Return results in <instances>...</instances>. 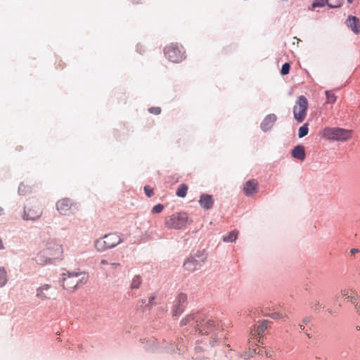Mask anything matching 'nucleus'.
Returning a JSON list of instances; mask_svg holds the SVG:
<instances>
[{
	"label": "nucleus",
	"mask_w": 360,
	"mask_h": 360,
	"mask_svg": "<svg viewBox=\"0 0 360 360\" xmlns=\"http://www.w3.org/2000/svg\"><path fill=\"white\" fill-rule=\"evenodd\" d=\"M62 245L53 239L42 242L40 251L36 255L34 260L37 264L44 266L51 264L63 256Z\"/></svg>",
	"instance_id": "1"
},
{
	"label": "nucleus",
	"mask_w": 360,
	"mask_h": 360,
	"mask_svg": "<svg viewBox=\"0 0 360 360\" xmlns=\"http://www.w3.org/2000/svg\"><path fill=\"white\" fill-rule=\"evenodd\" d=\"M319 135L325 139L330 141H345L352 136V130L340 127H325Z\"/></svg>",
	"instance_id": "2"
},
{
	"label": "nucleus",
	"mask_w": 360,
	"mask_h": 360,
	"mask_svg": "<svg viewBox=\"0 0 360 360\" xmlns=\"http://www.w3.org/2000/svg\"><path fill=\"white\" fill-rule=\"evenodd\" d=\"M88 276L82 272H68L63 274V287L65 290L72 291L81 285L84 284Z\"/></svg>",
	"instance_id": "3"
},
{
	"label": "nucleus",
	"mask_w": 360,
	"mask_h": 360,
	"mask_svg": "<svg viewBox=\"0 0 360 360\" xmlns=\"http://www.w3.org/2000/svg\"><path fill=\"white\" fill-rule=\"evenodd\" d=\"M190 222L191 220L186 212H176L165 219V225L168 229H180Z\"/></svg>",
	"instance_id": "4"
},
{
	"label": "nucleus",
	"mask_w": 360,
	"mask_h": 360,
	"mask_svg": "<svg viewBox=\"0 0 360 360\" xmlns=\"http://www.w3.org/2000/svg\"><path fill=\"white\" fill-rule=\"evenodd\" d=\"M122 242L121 236L117 233H109L105 235L95 242V248L99 252H103L108 249L112 248Z\"/></svg>",
	"instance_id": "5"
},
{
	"label": "nucleus",
	"mask_w": 360,
	"mask_h": 360,
	"mask_svg": "<svg viewBox=\"0 0 360 360\" xmlns=\"http://www.w3.org/2000/svg\"><path fill=\"white\" fill-rule=\"evenodd\" d=\"M165 56L173 63H180L185 58V51L181 45L170 44L164 50Z\"/></svg>",
	"instance_id": "6"
},
{
	"label": "nucleus",
	"mask_w": 360,
	"mask_h": 360,
	"mask_svg": "<svg viewBox=\"0 0 360 360\" xmlns=\"http://www.w3.org/2000/svg\"><path fill=\"white\" fill-rule=\"evenodd\" d=\"M307 108L308 101L307 98L304 96H300L293 108L294 117L298 122H302L304 120L307 116Z\"/></svg>",
	"instance_id": "7"
},
{
	"label": "nucleus",
	"mask_w": 360,
	"mask_h": 360,
	"mask_svg": "<svg viewBox=\"0 0 360 360\" xmlns=\"http://www.w3.org/2000/svg\"><path fill=\"white\" fill-rule=\"evenodd\" d=\"M42 212V207L37 202H29L25 207L23 219L25 220H36L41 216Z\"/></svg>",
	"instance_id": "8"
},
{
	"label": "nucleus",
	"mask_w": 360,
	"mask_h": 360,
	"mask_svg": "<svg viewBox=\"0 0 360 360\" xmlns=\"http://www.w3.org/2000/svg\"><path fill=\"white\" fill-rule=\"evenodd\" d=\"M56 209L60 214L67 215L71 213L72 210H77V207L71 199L65 198L58 200Z\"/></svg>",
	"instance_id": "9"
},
{
	"label": "nucleus",
	"mask_w": 360,
	"mask_h": 360,
	"mask_svg": "<svg viewBox=\"0 0 360 360\" xmlns=\"http://www.w3.org/2000/svg\"><path fill=\"white\" fill-rule=\"evenodd\" d=\"M187 300L186 294L180 293L175 299L172 309L174 316H179L184 310Z\"/></svg>",
	"instance_id": "10"
},
{
	"label": "nucleus",
	"mask_w": 360,
	"mask_h": 360,
	"mask_svg": "<svg viewBox=\"0 0 360 360\" xmlns=\"http://www.w3.org/2000/svg\"><path fill=\"white\" fill-rule=\"evenodd\" d=\"M218 330V326L216 324L215 321L212 320H208L206 321V323L201 326L200 328H199L200 333L202 334H210L211 333H213L212 336L214 341L216 342L217 339V335L216 331Z\"/></svg>",
	"instance_id": "11"
},
{
	"label": "nucleus",
	"mask_w": 360,
	"mask_h": 360,
	"mask_svg": "<svg viewBox=\"0 0 360 360\" xmlns=\"http://www.w3.org/2000/svg\"><path fill=\"white\" fill-rule=\"evenodd\" d=\"M268 323V321L264 320L257 326L256 329L251 332L252 337L258 342H260L264 333L267 329Z\"/></svg>",
	"instance_id": "12"
},
{
	"label": "nucleus",
	"mask_w": 360,
	"mask_h": 360,
	"mask_svg": "<svg viewBox=\"0 0 360 360\" xmlns=\"http://www.w3.org/2000/svg\"><path fill=\"white\" fill-rule=\"evenodd\" d=\"M258 182L255 179L248 181L243 186V191L248 196H251L257 193Z\"/></svg>",
	"instance_id": "13"
},
{
	"label": "nucleus",
	"mask_w": 360,
	"mask_h": 360,
	"mask_svg": "<svg viewBox=\"0 0 360 360\" xmlns=\"http://www.w3.org/2000/svg\"><path fill=\"white\" fill-rule=\"evenodd\" d=\"M51 287L49 284L43 285L37 289L36 296L42 301L50 299L51 295Z\"/></svg>",
	"instance_id": "14"
},
{
	"label": "nucleus",
	"mask_w": 360,
	"mask_h": 360,
	"mask_svg": "<svg viewBox=\"0 0 360 360\" xmlns=\"http://www.w3.org/2000/svg\"><path fill=\"white\" fill-rule=\"evenodd\" d=\"M205 259V257H203L200 262L194 257L189 258L184 262V267L189 271H193L201 266V262H202Z\"/></svg>",
	"instance_id": "15"
},
{
	"label": "nucleus",
	"mask_w": 360,
	"mask_h": 360,
	"mask_svg": "<svg viewBox=\"0 0 360 360\" xmlns=\"http://www.w3.org/2000/svg\"><path fill=\"white\" fill-rule=\"evenodd\" d=\"M276 116L274 114L268 115L261 124V128L264 131L270 130L276 121Z\"/></svg>",
	"instance_id": "16"
},
{
	"label": "nucleus",
	"mask_w": 360,
	"mask_h": 360,
	"mask_svg": "<svg viewBox=\"0 0 360 360\" xmlns=\"http://www.w3.org/2000/svg\"><path fill=\"white\" fill-rule=\"evenodd\" d=\"M327 4L330 8H339L341 6V2L338 0L336 2H333V0H314L312 4L313 8L323 7Z\"/></svg>",
	"instance_id": "17"
},
{
	"label": "nucleus",
	"mask_w": 360,
	"mask_h": 360,
	"mask_svg": "<svg viewBox=\"0 0 360 360\" xmlns=\"http://www.w3.org/2000/svg\"><path fill=\"white\" fill-rule=\"evenodd\" d=\"M200 205L205 210H210L214 205L212 196L209 194H202L199 200Z\"/></svg>",
	"instance_id": "18"
},
{
	"label": "nucleus",
	"mask_w": 360,
	"mask_h": 360,
	"mask_svg": "<svg viewBox=\"0 0 360 360\" xmlns=\"http://www.w3.org/2000/svg\"><path fill=\"white\" fill-rule=\"evenodd\" d=\"M347 25L356 34L360 32V22L359 18L355 16H350L347 20Z\"/></svg>",
	"instance_id": "19"
},
{
	"label": "nucleus",
	"mask_w": 360,
	"mask_h": 360,
	"mask_svg": "<svg viewBox=\"0 0 360 360\" xmlns=\"http://www.w3.org/2000/svg\"><path fill=\"white\" fill-rule=\"evenodd\" d=\"M292 155L293 158L303 161L306 156L304 146L300 145L295 146L292 151Z\"/></svg>",
	"instance_id": "20"
},
{
	"label": "nucleus",
	"mask_w": 360,
	"mask_h": 360,
	"mask_svg": "<svg viewBox=\"0 0 360 360\" xmlns=\"http://www.w3.org/2000/svg\"><path fill=\"white\" fill-rule=\"evenodd\" d=\"M238 236V231L233 230L229 233V235L224 236L223 240L224 242H233L236 241Z\"/></svg>",
	"instance_id": "21"
},
{
	"label": "nucleus",
	"mask_w": 360,
	"mask_h": 360,
	"mask_svg": "<svg viewBox=\"0 0 360 360\" xmlns=\"http://www.w3.org/2000/svg\"><path fill=\"white\" fill-rule=\"evenodd\" d=\"M269 316L273 319H281L284 318H288V316L287 311L285 310H281L277 312H273L270 314Z\"/></svg>",
	"instance_id": "22"
},
{
	"label": "nucleus",
	"mask_w": 360,
	"mask_h": 360,
	"mask_svg": "<svg viewBox=\"0 0 360 360\" xmlns=\"http://www.w3.org/2000/svg\"><path fill=\"white\" fill-rule=\"evenodd\" d=\"M187 191H188L187 185L185 184H181L178 187L176 194L177 196H179L180 198H184L186 195Z\"/></svg>",
	"instance_id": "23"
},
{
	"label": "nucleus",
	"mask_w": 360,
	"mask_h": 360,
	"mask_svg": "<svg viewBox=\"0 0 360 360\" xmlns=\"http://www.w3.org/2000/svg\"><path fill=\"white\" fill-rule=\"evenodd\" d=\"M8 281L6 271L4 267H0V288L4 287Z\"/></svg>",
	"instance_id": "24"
},
{
	"label": "nucleus",
	"mask_w": 360,
	"mask_h": 360,
	"mask_svg": "<svg viewBox=\"0 0 360 360\" xmlns=\"http://www.w3.org/2000/svg\"><path fill=\"white\" fill-rule=\"evenodd\" d=\"M326 103H334L337 100V96L332 91H326Z\"/></svg>",
	"instance_id": "25"
},
{
	"label": "nucleus",
	"mask_w": 360,
	"mask_h": 360,
	"mask_svg": "<svg viewBox=\"0 0 360 360\" xmlns=\"http://www.w3.org/2000/svg\"><path fill=\"white\" fill-rule=\"evenodd\" d=\"M141 283H142L141 277L139 275L135 276L131 281V288H132V289L139 288Z\"/></svg>",
	"instance_id": "26"
},
{
	"label": "nucleus",
	"mask_w": 360,
	"mask_h": 360,
	"mask_svg": "<svg viewBox=\"0 0 360 360\" xmlns=\"http://www.w3.org/2000/svg\"><path fill=\"white\" fill-rule=\"evenodd\" d=\"M309 132L308 124L305 123L299 128L298 136L300 138L305 136Z\"/></svg>",
	"instance_id": "27"
},
{
	"label": "nucleus",
	"mask_w": 360,
	"mask_h": 360,
	"mask_svg": "<svg viewBox=\"0 0 360 360\" xmlns=\"http://www.w3.org/2000/svg\"><path fill=\"white\" fill-rule=\"evenodd\" d=\"M195 317L194 315H188L185 318H184L181 321V326H186L191 322L195 321Z\"/></svg>",
	"instance_id": "28"
},
{
	"label": "nucleus",
	"mask_w": 360,
	"mask_h": 360,
	"mask_svg": "<svg viewBox=\"0 0 360 360\" xmlns=\"http://www.w3.org/2000/svg\"><path fill=\"white\" fill-rule=\"evenodd\" d=\"M29 191H30V187H28L24 183H22L20 184V186L18 187V192L20 195H25Z\"/></svg>",
	"instance_id": "29"
},
{
	"label": "nucleus",
	"mask_w": 360,
	"mask_h": 360,
	"mask_svg": "<svg viewBox=\"0 0 360 360\" xmlns=\"http://www.w3.org/2000/svg\"><path fill=\"white\" fill-rule=\"evenodd\" d=\"M163 210H164V205L162 204H158L152 208L151 212L153 214H159V213L162 212L163 211Z\"/></svg>",
	"instance_id": "30"
},
{
	"label": "nucleus",
	"mask_w": 360,
	"mask_h": 360,
	"mask_svg": "<svg viewBox=\"0 0 360 360\" xmlns=\"http://www.w3.org/2000/svg\"><path fill=\"white\" fill-rule=\"evenodd\" d=\"M290 71V64L288 63H285L283 65L281 70V73L283 75H287L289 73Z\"/></svg>",
	"instance_id": "31"
},
{
	"label": "nucleus",
	"mask_w": 360,
	"mask_h": 360,
	"mask_svg": "<svg viewBox=\"0 0 360 360\" xmlns=\"http://www.w3.org/2000/svg\"><path fill=\"white\" fill-rule=\"evenodd\" d=\"M144 191H145L146 195L149 198L153 196L154 194L153 189L148 186H144Z\"/></svg>",
	"instance_id": "32"
},
{
	"label": "nucleus",
	"mask_w": 360,
	"mask_h": 360,
	"mask_svg": "<svg viewBox=\"0 0 360 360\" xmlns=\"http://www.w3.org/2000/svg\"><path fill=\"white\" fill-rule=\"evenodd\" d=\"M148 111L154 115H159L161 112V108L160 107H152L148 109Z\"/></svg>",
	"instance_id": "33"
},
{
	"label": "nucleus",
	"mask_w": 360,
	"mask_h": 360,
	"mask_svg": "<svg viewBox=\"0 0 360 360\" xmlns=\"http://www.w3.org/2000/svg\"><path fill=\"white\" fill-rule=\"evenodd\" d=\"M350 295H351L350 290L344 289L340 291V295L338 296V298L341 296V297H346V299H347V297L349 296Z\"/></svg>",
	"instance_id": "34"
},
{
	"label": "nucleus",
	"mask_w": 360,
	"mask_h": 360,
	"mask_svg": "<svg viewBox=\"0 0 360 360\" xmlns=\"http://www.w3.org/2000/svg\"><path fill=\"white\" fill-rule=\"evenodd\" d=\"M353 293H351L349 296L347 297V300L352 302L354 305L357 302V297Z\"/></svg>",
	"instance_id": "35"
},
{
	"label": "nucleus",
	"mask_w": 360,
	"mask_h": 360,
	"mask_svg": "<svg viewBox=\"0 0 360 360\" xmlns=\"http://www.w3.org/2000/svg\"><path fill=\"white\" fill-rule=\"evenodd\" d=\"M110 268L115 269L117 266H120V264L118 262H113V263H110Z\"/></svg>",
	"instance_id": "36"
},
{
	"label": "nucleus",
	"mask_w": 360,
	"mask_h": 360,
	"mask_svg": "<svg viewBox=\"0 0 360 360\" xmlns=\"http://www.w3.org/2000/svg\"><path fill=\"white\" fill-rule=\"evenodd\" d=\"M354 307H355L356 313L358 314H360V303L359 304L358 302H356V304L354 305Z\"/></svg>",
	"instance_id": "37"
},
{
	"label": "nucleus",
	"mask_w": 360,
	"mask_h": 360,
	"mask_svg": "<svg viewBox=\"0 0 360 360\" xmlns=\"http://www.w3.org/2000/svg\"><path fill=\"white\" fill-rule=\"evenodd\" d=\"M266 356L269 358H273L275 356V354L273 352H267Z\"/></svg>",
	"instance_id": "38"
},
{
	"label": "nucleus",
	"mask_w": 360,
	"mask_h": 360,
	"mask_svg": "<svg viewBox=\"0 0 360 360\" xmlns=\"http://www.w3.org/2000/svg\"><path fill=\"white\" fill-rule=\"evenodd\" d=\"M351 254L354 255L357 252H359V250L356 248H353L350 250Z\"/></svg>",
	"instance_id": "39"
},
{
	"label": "nucleus",
	"mask_w": 360,
	"mask_h": 360,
	"mask_svg": "<svg viewBox=\"0 0 360 360\" xmlns=\"http://www.w3.org/2000/svg\"><path fill=\"white\" fill-rule=\"evenodd\" d=\"M101 264H103V265H105V264H109L110 265V263H108V260H106V259H102L101 261Z\"/></svg>",
	"instance_id": "40"
},
{
	"label": "nucleus",
	"mask_w": 360,
	"mask_h": 360,
	"mask_svg": "<svg viewBox=\"0 0 360 360\" xmlns=\"http://www.w3.org/2000/svg\"><path fill=\"white\" fill-rule=\"evenodd\" d=\"M4 248V243L1 240V238H0V250H3Z\"/></svg>",
	"instance_id": "41"
},
{
	"label": "nucleus",
	"mask_w": 360,
	"mask_h": 360,
	"mask_svg": "<svg viewBox=\"0 0 360 360\" xmlns=\"http://www.w3.org/2000/svg\"><path fill=\"white\" fill-rule=\"evenodd\" d=\"M308 322H309V319H308V318H304V319H303V323H308Z\"/></svg>",
	"instance_id": "42"
},
{
	"label": "nucleus",
	"mask_w": 360,
	"mask_h": 360,
	"mask_svg": "<svg viewBox=\"0 0 360 360\" xmlns=\"http://www.w3.org/2000/svg\"><path fill=\"white\" fill-rule=\"evenodd\" d=\"M300 328L302 330H304V326L302 324L300 325Z\"/></svg>",
	"instance_id": "43"
},
{
	"label": "nucleus",
	"mask_w": 360,
	"mask_h": 360,
	"mask_svg": "<svg viewBox=\"0 0 360 360\" xmlns=\"http://www.w3.org/2000/svg\"><path fill=\"white\" fill-rule=\"evenodd\" d=\"M3 213V209L0 207V215H1Z\"/></svg>",
	"instance_id": "44"
},
{
	"label": "nucleus",
	"mask_w": 360,
	"mask_h": 360,
	"mask_svg": "<svg viewBox=\"0 0 360 360\" xmlns=\"http://www.w3.org/2000/svg\"><path fill=\"white\" fill-rule=\"evenodd\" d=\"M252 352L253 354H256V349H253Z\"/></svg>",
	"instance_id": "45"
},
{
	"label": "nucleus",
	"mask_w": 360,
	"mask_h": 360,
	"mask_svg": "<svg viewBox=\"0 0 360 360\" xmlns=\"http://www.w3.org/2000/svg\"><path fill=\"white\" fill-rule=\"evenodd\" d=\"M354 0H347V1L349 3V4H352Z\"/></svg>",
	"instance_id": "46"
},
{
	"label": "nucleus",
	"mask_w": 360,
	"mask_h": 360,
	"mask_svg": "<svg viewBox=\"0 0 360 360\" xmlns=\"http://www.w3.org/2000/svg\"><path fill=\"white\" fill-rule=\"evenodd\" d=\"M306 333V335H307L308 338H311V336H310V335L309 333Z\"/></svg>",
	"instance_id": "47"
},
{
	"label": "nucleus",
	"mask_w": 360,
	"mask_h": 360,
	"mask_svg": "<svg viewBox=\"0 0 360 360\" xmlns=\"http://www.w3.org/2000/svg\"><path fill=\"white\" fill-rule=\"evenodd\" d=\"M356 330H360V327L356 326Z\"/></svg>",
	"instance_id": "48"
},
{
	"label": "nucleus",
	"mask_w": 360,
	"mask_h": 360,
	"mask_svg": "<svg viewBox=\"0 0 360 360\" xmlns=\"http://www.w3.org/2000/svg\"><path fill=\"white\" fill-rule=\"evenodd\" d=\"M338 0H333V2H336ZM340 2L342 3V0H340Z\"/></svg>",
	"instance_id": "49"
}]
</instances>
